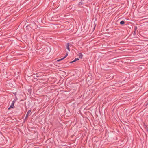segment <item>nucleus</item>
Returning a JSON list of instances; mask_svg holds the SVG:
<instances>
[{"label": "nucleus", "instance_id": "nucleus-11", "mask_svg": "<svg viewBox=\"0 0 148 148\" xmlns=\"http://www.w3.org/2000/svg\"><path fill=\"white\" fill-rule=\"evenodd\" d=\"M64 59V58H61V59H59V60H57V62H59V61H61V60H63Z\"/></svg>", "mask_w": 148, "mask_h": 148}, {"label": "nucleus", "instance_id": "nucleus-13", "mask_svg": "<svg viewBox=\"0 0 148 148\" xmlns=\"http://www.w3.org/2000/svg\"><path fill=\"white\" fill-rule=\"evenodd\" d=\"M17 100V97H16L14 100V101L15 102L16 101V100Z\"/></svg>", "mask_w": 148, "mask_h": 148}, {"label": "nucleus", "instance_id": "nucleus-1", "mask_svg": "<svg viewBox=\"0 0 148 148\" xmlns=\"http://www.w3.org/2000/svg\"><path fill=\"white\" fill-rule=\"evenodd\" d=\"M31 110H29L28 112H27V114H26V116H25V118H27L28 117V116H29V114L30 113V112H31Z\"/></svg>", "mask_w": 148, "mask_h": 148}, {"label": "nucleus", "instance_id": "nucleus-15", "mask_svg": "<svg viewBox=\"0 0 148 148\" xmlns=\"http://www.w3.org/2000/svg\"><path fill=\"white\" fill-rule=\"evenodd\" d=\"M15 102V101H12V104L14 105Z\"/></svg>", "mask_w": 148, "mask_h": 148}, {"label": "nucleus", "instance_id": "nucleus-12", "mask_svg": "<svg viewBox=\"0 0 148 148\" xmlns=\"http://www.w3.org/2000/svg\"><path fill=\"white\" fill-rule=\"evenodd\" d=\"M68 55V53H67L66 55L64 57H63V58L64 59Z\"/></svg>", "mask_w": 148, "mask_h": 148}, {"label": "nucleus", "instance_id": "nucleus-16", "mask_svg": "<svg viewBox=\"0 0 148 148\" xmlns=\"http://www.w3.org/2000/svg\"><path fill=\"white\" fill-rule=\"evenodd\" d=\"M147 132H148V129L147 130Z\"/></svg>", "mask_w": 148, "mask_h": 148}, {"label": "nucleus", "instance_id": "nucleus-4", "mask_svg": "<svg viewBox=\"0 0 148 148\" xmlns=\"http://www.w3.org/2000/svg\"><path fill=\"white\" fill-rule=\"evenodd\" d=\"M79 60V59L78 58H75L73 61L70 62V63H73L74 62H75L77 61V60Z\"/></svg>", "mask_w": 148, "mask_h": 148}, {"label": "nucleus", "instance_id": "nucleus-8", "mask_svg": "<svg viewBox=\"0 0 148 148\" xmlns=\"http://www.w3.org/2000/svg\"><path fill=\"white\" fill-rule=\"evenodd\" d=\"M14 105L12 104H11L10 107L8 108V109H10L11 108H13Z\"/></svg>", "mask_w": 148, "mask_h": 148}, {"label": "nucleus", "instance_id": "nucleus-7", "mask_svg": "<svg viewBox=\"0 0 148 148\" xmlns=\"http://www.w3.org/2000/svg\"><path fill=\"white\" fill-rule=\"evenodd\" d=\"M69 43H67L66 45V48L69 51L70 50V48L69 47Z\"/></svg>", "mask_w": 148, "mask_h": 148}, {"label": "nucleus", "instance_id": "nucleus-14", "mask_svg": "<svg viewBox=\"0 0 148 148\" xmlns=\"http://www.w3.org/2000/svg\"><path fill=\"white\" fill-rule=\"evenodd\" d=\"M28 90L29 92H30L31 91V89H28Z\"/></svg>", "mask_w": 148, "mask_h": 148}, {"label": "nucleus", "instance_id": "nucleus-9", "mask_svg": "<svg viewBox=\"0 0 148 148\" xmlns=\"http://www.w3.org/2000/svg\"><path fill=\"white\" fill-rule=\"evenodd\" d=\"M125 23V21L123 20H122L120 22V24L122 25L124 24Z\"/></svg>", "mask_w": 148, "mask_h": 148}, {"label": "nucleus", "instance_id": "nucleus-10", "mask_svg": "<svg viewBox=\"0 0 148 148\" xmlns=\"http://www.w3.org/2000/svg\"><path fill=\"white\" fill-rule=\"evenodd\" d=\"M83 4V3L82 2H80L78 4V6H80L81 5H82Z\"/></svg>", "mask_w": 148, "mask_h": 148}, {"label": "nucleus", "instance_id": "nucleus-6", "mask_svg": "<svg viewBox=\"0 0 148 148\" xmlns=\"http://www.w3.org/2000/svg\"><path fill=\"white\" fill-rule=\"evenodd\" d=\"M78 56H79V58L82 59V58L83 55H82L81 53H79Z\"/></svg>", "mask_w": 148, "mask_h": 148}, {"label": "nucleus", "instance_id": "nucleus-5", "mask_svg": "<svg viewBox=\"0 0 148 148\" xmlns=\"http://www.w3.org/2000/svg\"><path fill=\"white\" fill-rule=\"evenodd\" d=\"M137 29V27L136 26H135L134 27V31L133 33V35H135L136 34V31Z\"/></svg>", "mask_w": 148, "mask_h": 148}, {"label": "nucleus", "instance_id": "nucleus-3", "mask_svg": "<svg viewBox=\"0 0 148 148\" xmlns=\"http://www.w3.org/2000/svg\"><path fill=\"white\" fill-rule=\"evenodd\" d=\"M38 74L36 73V75L34 76L33 77L35 79H37V78L40 77V76L38 75Z\"/></svg>", "mask_w": 148, "mask_h": 148}, {"label": "nucleus", "instance_id": "nucleus-2", "mask_svg": "<svg viewBox=\"0 0 148 148\" xmlns=\"http://www.w3.org/2000/svg\"><path fill=\"white\" fill-rule=\"evenodd\" d=\"M32 27H34V28L33 29H36L38 27V26L36 24L34 23L33 24V25L32 26Z\"/></svg>", "mask_w": 148, "mask_h": 148}]
</instances>
